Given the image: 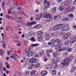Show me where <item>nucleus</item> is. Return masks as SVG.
Wrapping results in <instances>:
<instances>
[{
  "label": "nucleus",
  "instance_id": "f257e3e1",
  "mask_svg": "<svg viewBox=\"0 0 76 76\" xmlns=\"http://www.w3.org/2000/svg\"><path fill=\"white\" fill-rule=\"evenodd\" d=\"M73 58L72 56H70L69 58L65 59L64 61H63L61 64H64L63 67L66 69L67 67V66L69 64V62L71 61Z\"/></svg>",
  "mask_w": 76,
  "mask_h": 76
},
{
  "label": "nucleus",
  "instance_id": "f03ea898",
  "mask_svg": "<svg viewBox=\"0 0 76 76\" xmlns=\"http://www.w3.org/2000/svg\"><path fill=\"white\" fill-rule=\"evenodd\" d=\"M43 18H48V22H50L52 21L53 20V17H51V15L50 14H44L43 15Z\"/></svg>",
  "mask_w": 76,
  "mask_h": 76
},
{
  "label": "nucleus",
  "instance_id": "7ed1b4c3",
  "mask_svg": "<svg viewBox=\"0 0 76 76\" xmlns=\"http://www.w3.org/2000/svg\"><path fill=\"white\" fill-rule=\"evenodd\" d=\"M55 39H53L51 40V41H53L52 46L53 47H56L60 43V40L58 39H57L56 40Z\"/></svg>",
  "mask_w": 76,
  "mask_h": 76
},
{
  "label": "nucleus",
  "instance_id": "20e7f679",
  "mask_svg": "<svg viewBox=\"0 0 76 76\" xmlns=\"http://www.w3.org/2000/svg\"><path fill=\"white\" fill-rule=\"evenodd\" d=\"M63 26V25L62 24H60L57 25L56 26H55L54 27V31H57V30H58V29H60Z\"/></svg>",
  "mask_w": 76,
  "mask_h": 76
},
{
  "label": "nucleus",
  "instance_id": "39448f33",
  "mask_svg": "<svg viewBox=\"0 0 76 76\" xmlns=\"http://www.w3.org/2000/svg\"><path fill=\"white\" fill-rule=\"evenodd\" d=\"M71 36V34L70 33H68L64 35L62 38L63 40H65L67 39Z\"/></svg>",
  "mask_w": 76,
  "mask_h": 76
},
{
  "label": "nucleus",
  "instance_id": "423d86ee",
  "mask_svg": "<svg viewBox=\"0 0 76 76\" xmlns=\"http://www.w3.org/2000/svg\"><path fill=\"white\" fill-rule=\"evenodd\" d=\"M29 62L31 63H37V59L34 58H31Z\"/></svg>",
  "mask_w": 76,
  "mask_h": 76
},
{
  "label": "nucleus",
  "instance_id": "0eeeda50",
  "mask_svg": "<svg viewBox=\"0 0 76 76\" xmlns=\"http://www.w3.org/2000/svg\"><path fill=\"white\" fill-rule=\"evenodd\" d=\"M44 34V33L42 31H38L37 33V34L38 35V36L40 38L41 36H42V34Z\"/></svg>",
  "mask_w": 76,
  "mask_h": 76
},
{
  "label": "nucleus",
  "instance_id": "6e6552de",
  "mask_svg": "<svg viewBox=\"0 0 76 76\" xmlns=\"http://www.w3.org/2000/svg\"><path fill=\"white\" fill-rule=\"evenodd\" d=\"M17 56V55H16L12 54L11 56H10V58H14L15 60H16V57Z\"/></svg>",
  "mask_w": 76,
  "mask_h": 76
},
{
  "label": "nucleus",
  "instance_id": "1a4fd4ad",
  "mask_svg": "<svg viewBox=\"0 0 76 76\" xmlns=\"http://www.w3.org/2000/svg\"><path fill=\"white\" fill-rule=\"evenodd\" d=\"M42 15L41 13L39 14V15H37L36 18L37 20H40L41 18H42Z\"/></svg>",
  "mask_w": 76,
  "mask_h": 76
},
{
  "label": "nucleus",
  "instance_id": "9d476101",
  "mask_svg": "<svg viewBox=\"0 0 76 76\" xmlns=\"http://www.w3.org/2000/svg\"><path fill=\"white\" fill-rule=\"evenodd\" d=\"M47 74V72L45 70L42 71L41 73V75L42 76H45Z\"/></svg>",
  "mask_w": 76,
  "mask_h": 76
},
{
  "label": "nucleus",
  "instance_id": "9b49d317",
  "mask_svg": "<svg viewBox=\"0 0 76 76\" xmlns=\"http://www.w3.org/2000/svg\"><path fill=\"white\" fill-rule=\"evenodd\" d=\"M52 12V13H56L57 11V7H54L51 10Z\"/></svg>",
  "mask_w": 76,
  "mask_h": 76
},
{
  "label": "nucleus",
  "instance_id": "f8f14e48",
  "mask_svg": "<svg viewBox=\"0 0 76 76\" xmlns=\"http://www.w3.org/2000/svg\"><path fill=\"white\" fill-rule=\"evenodd\" d=\"M33 54H34V52L31 51L28 53L27 56V57H31V56H33Z\"/></svg>",
  "mask_w": 76,
  "mask_h": 76
},
{
  "label": "nucleus",
  "instance_id": "ddd939ff",
  "mask_svg": "<svg viewBox=\"0 0 76 76\" xmlns=\"http://www.w3.org/2000/svg\"><path fill=\"white\" fill-rule=\"evenodd\" d=\"M64 9V6H62V5H61L58 8V10L60 11H61V10H63Z\"/></svg>",
  "mask_w": 76,
  "mask_h": 76
},
{
  "label": "nucleus",
  "instance_id": "4468645a",
  "mask_svg": "<svg viewBox=\"0 0 76 76\" xmlns=\"http://www.w3.org/2000/svg\"><path fill=\"white\" fill-rule=\"evenodd\" d=\"M76 41V38H74V39H72L70 40V43L71 44H73L74 42H75Z\"/></svg>",
  "mask_w": 76,
  "mask_h": 76
},
{
  "label": "nucleus",
  "instance_id": "2eb2a0df",
  "mask_svg": "<svg viewBox=\"0 0 76 76\" xmlns=\"http://www.w3.org/2000/svg\"><path fill=\"white\" fill-rule=\"evenodd\" d=\"M60 67V65L56 64L54 66L53 68L54 69H58Z\"/></svg>",
  "mask_w": 76,
  "mask_h": 76
},
{
  "label": "nucleus",
  "instance_id": "dca6fc26",
  "mask_svg": "<svg viewBox=\"0 0 76 76\" xmlns=\"http://www.w3.org/2000/svg\"><path fill=\"white\" fill-rule=\"evenodd\" d=\"M52 63L53 64H56L58 63V62L57 61L56 59H53L52 60Z\"/></svg>",
  "mask_w": 76,
  "mask_h": 76
},
{
  "label": "nucleus",
  "instance_id": "f3484780",
  "mask_svg": "<svg viewBox=\"0 0 76 76\" xmlns=\"http://www.w3.org/2000/svg\"><path fill=\"white\" fill-rule=\"evenodd\" d=\"M64 5L65 6H69L70 5L69 2L68 1L65 2L64 3Z\"/></svg>",
  "mask_w": 76,
  "mask_h": 76
},
{
  "label": "nucleus",
  "instance_id": "a211bd4d",
  "mask_svg": "<svg viewBox=\"0 0 76 76\" xmlns=\"http://www.w3.org/2000/svg\"><path fill=\"white\" fill-rule=\"evenodd\" d=\"M69 20V18H64L62 20L64 22H66V21H68Z\"/></svg>",
  "mask_w": 76,
  "mask_h": 76
},
{
  "label": "nucleus",
  "instance_id": "6ab92c4d",
  "mask_svg": "<svg viewBox=\"0 0 76 76\" xmlns=\"http://www.w3.org/2000/svg\"><path fill=\"white\" fill-rule=\"evenodd\" d=\"M5 64L6 66V67L8 69H10V65L7 63V62H6Z\"/></svg>",
  "mask_w": 76,
  "mask_h": 76
},
{
  "label": "nucleus",
  "instance_id": "aec40b11",
  "mask_svg": "<svg viewBox=\"0 0 76 76\" xmlns=\"http://www.w3.org/2000/svg\"><path fill=\"white\" fill-rule=\"evenodd\" d=\"M50 38V37L49 35H48L46 36L45 39L46 41H48Z\"/></svg>",
  "mask_w": 76,
  "mask_h": 76
},
{
  "label": "nucleus",
  "instance_id": "412c9836",
  "mask_svg": "<svg viewBox=\"0 0 76 76\" xmlns=\"http://www.w3.org/2000/svg\"><path fill=\"white\" fill-rule=\"evenodd\" d=\"M76 69V68L75 67V66H73L71 68V72H73L75 71V69Z\"/></svg>",
  "mask_w": 76,
  "mask_h": 76
},
{
  "label": "nucleus",
  "instance_id": "4be33fe9",
  "mask_svg": "<svg viewBox=\"0 0 76 76\" xmlns=\"http://www.w3.org/2000/svg\"><path fill=\"white\" fill-rule=\"evenodd\" d=\"M65 27L67 28V29H66V31H69L70 29V27L69 24H67L65 26Z\"/></svg>",
  "mask_w": 76,
  "mask_h": 76
},
{
  "label": "nucleus",
  "instance_id": "5701e85b",
  "mask_svg": "<svg viewBox=\"0 0 76 76\" xmlns=\"http://www.w3.org/2000/svg\"><path fill=\"white\" fill-rule=\"evenodd\" d=\"M29 34V37H32V35H34V33L32 32H28Z\"/></svg>",
  "mask_w": 76,
  "mask_h": 76
},
{
  "label": "nucleus",
  "instance_id": "b1692460",
  "mask_svg": "<svg viewBox=\"0 0 76 76\" xmlns=\"http://www.w3.org/2000/svg\"><path fill=\"white\" fill-rule=\"evenodd\" d=\"M65 27V26H63L61 28V31H68L66 30Z\"/></svg>",
  "mask_w": 76,
  "mask_h": 76
},
{
  "label": "nucleus",
  "instance_id": "393cba45",
  "mask_svg": "<svg viewBox=\"0 0 76 76\" xmlns=\"http://www.w3.org/2000/svg\"><path fill=\"white\" fill-rule=\"evenodd\" d=\"M47 69H52L51 67V64H48L47 66Z\"/></svg>",
  "mask_w": 76,
  "mask_h": 76
},
{
  "label": "nucleus",
  "instance_id": "a878e982",
  "mask_svg": "<svg viewBox=\"0 0 76 76\" xmlns=\"http://www.w3.org/2000/svg\"><path fill=\"white\" fill-rule=\"evenodd\" d=\"M1 35L2 37V41H3L4 42V41H5V39H4V34L3 33H2L1 34Z\"/></svg>",
  "mask_w": 76,
  "mask_h": 76
},
{
  "label": "nucleus",
  "instance_id": "bb28decb",
  "mask_svg": "<svg viewBox=\"0 0 76 76\" xmlns=\"http://www.w3.org/2000/svg\"><path fill=\"white\" fill-rule=\"evenodd\" d=\"M31 41H32V42H34V41H36V39H35V37H31Z\"/></svg>",
  "mask_w": 76,
  "mask_h": 76
},
{
  "label": "nucleus",
  "instance_id": "cd10ccee",
  "mask_svg": "<svg viewBox=\"0 0 76 76\" xmlns=\"http://www.w3.org/2000/svg\"><path fill=\"white\" fill-rule=\"evenodd\" d=\"M40 66V64L39 63H37L36 64L35 67L36 68H38V67H39Z\"/></svg>",
  "mask_w": 76,
  "mask_h": 76
},
{
  "label": "nucleus",
  "instance_id": "c85d7f7f",
  "mask_svg": "<svg viewBox=\"0 0 76 76\" xmlns=\"http://www.w3.org/2000/svg\"><path fill=\"white\" fill-rule=\"evenodd\" d=\"M70 43V41L69 40H67L66 42L65 43V45H69Z\"/></svg>",
  "mask_w": 76,
  "mask_h": 76
},
{
  "label": "nucleus",
  "instance_id": "c756f323",
  "mask_svg": "<svg viewBox=\"0 0 76 76\" xmlns=\"http://www.w3.org/2000/svg\"><path fill=\"white\" fill-rule=\"evenodd\" d=\"M68 16L69 17L71 18V19H72V18H73V14H70L68 15Z\"/></svg>",
  "mask_w": 76,
  "mask_h": 76
},
{
  "label": "nucleus",
  "instance_id": "7c9ffc66",
  "mask_svg": "<svg viewBox=\"0 0 76 76\" xmlns=\"http://www.w3.org/2000/svg\"><path fill=\"white\" fill-rule=\"evenodd\" d=\"M35 65L34 64H32L30 66L28 67V68L29 69H31L32 68L34 67V66Z\"/></svg>",
  "mask_w": 76,
  "mask_h": 76
},
{
  "label": "nucleus",
  "instance_id": "2f4dec72",
  "mask_svg": "<svg viewBox=\"0 0 76 76\" xmlns=\"http://www.w3.org/2000/svg\"><path fill=\"white\" fill-rule=\"evenodd\" d=\"M56 60L57 61H58V63L59 61L61 60V59L59 57H56Z\"/></svg>",
  "mask_w": 76,
  "mask_h": 76
},
{
  "label": "nucleus",
  "instance_id": "473e14b6",
  "mask_svg": "<svg viewBox=\"0 0 76 76\" xmlns=\"http://www.w3.org/2000/svg\"><path fill=\"white\" fill-rule=\"evenodd\" d=\"M46 6L47 7L49 8L50 6V2H46Z\"/></svg>",
  "mask_w": 76,
  "mask_h": 76
},
{
  "label": "nucleus",
  "instance_id": "72a5a7b5",
  "mask_svg": "<svg viewBox=\"0 0 76 76\" xmlns=\"http://www.w3.org/2000/svg\"><path fill=\"white\" fill-rule=\"evenodd\" d=\"M53 56L54 57H56V56H57V53H53Z\"/></svg>",
  "mask_w": 76,
  "mask_h": 76
},
{
  "label": "nucleus",
  "instance_id": "f704fd0d",
  "mask_svg": "<svg viewBox=\"0 0 76 76\" xmlns=\"http://www.w3.org/2000/svg\"><path fill=\"white\" fill-rule=\"evenodd\" d=\"M39 44H33L32 45V47H37V46H38Z\"/></svg>",
  "mask_w": 76,
  "mask_h": 76
},
{
  "label": "nucleus",
  "instance_id": "c9c22d12",
  "mask_svg": "<svg viewBox=\"0 0 76 76\" xmlns=\"http://www.w3.org/2000/svg\"><path fill=\"white\" fill-rule=\"evenodd\" d=\"M46 53H48V54H50L51 53H52V51H51V50H49L47 51Z\"/></svg>",
  "mask_w": 76,
  "mask_h": 76
},
{
  "label": "nucleus",
  "instance_id": "e433bc0d",
  "mask_svg": "<svg viewBox=\"0 0 76 76\" xmlns=\"http://www.w3.org/2000/svg\"><path fill=\"white\" fill-rule=\"evenodd\" d=\"M4 5H5V2H4V1H3L1 4L2 7H3V9L4 8Z\"/></svg>",
  "mask_w": 76,
  "mask_h": 76
},
{
  "label": "nucleus",
  "instance_id": "4c0bfd02",
  "mask_svg": "<svg viewBox=\"0 0 76 76\" xmlns=\"http://www.w3.org/2000/svg\"><path fill=\"white\" fill-rule=\"evenodd\" d=\"M74 9H75V7H72L71 10H70V11L72 12V11H73Z\"/></svg>",
  "mask_w": 76,
  "mask_h": 76
},
{
  "label": "nucleus",
  "instance_id": "58836bf2",
  "mask_svg": "<svg viewBox=\"0 0 76 76\" xmlns=\"http://www.w3.org/2000/svg\"><path fill=\"white\" fill-rule=\"evenodd\" d=\"M35 71H32L31 72L30 75H34V74H35Z\"/></svg>",
  "mask_w": 76,
  "mask_h": 76
},
{
  "label": "nucleus",
  "instance_id": "ea45409f",
  "mask_svg": "<svg viewBox=\"0 0 76 76\" xmlns=\"http://www.w3.org/2000/svg\"><path fill=\"white\" fill-rule=\"evenodd\" d=\"M25 76H28L29 75V71H26L25 72Z\"/></svg>",
  "mask_w": 76,
  "mask_h": 76
},
{
  "label": "nucleus",
  "instance_id": "a19ab883",
  "mask_svg": "<svg viewBox=\"0 0 76 76\" xmlns=\"http://www.w3.org/2000/svg\"><path fill=\"white\" fill-rule=\"evenodd\" d=\"M52 73L53 75H56V70H53L52 71Z\"/></svg>",
  "mask_w": 76,
  "mask_h": 76
},
{
  "label": "nucleus",
  "instance_id": "79ce46f5",
  "mask_svg": "<svg viewBox=\"0 0 76 76\" xmlns=\"http://www.w3.org/2000/svg\"><path fill=\"white\" fill-rule=\"evenodd\" d=\"M68 54L67 53L65 52L63 53V56H64L65 57H67V56Z\"/></svg>",
  "mask_w": 76,
  "mask_h": 76
},
{
  "label": "nucleus",
  "instance_id": "37998d69",
  "mask_svg": "<svg viewBox=\"0 0 76 76\" xmlns=\"http://www.w3.org/2000/svg\"><path fill=\"white\" fill-rule=\"evenodd\" d=\"M7 17L8 19H13V18L12 17L10 16L9 15H7Z\"/></svg>",
  "mask_w": 76,
  "mask_h": 76
},
{
  "label": "nucleus",
  "instance_id": "c03bdc74",
  "mask_svg": "<svg viewBox=\"0 0 76 76\" xmlns=\"http://www.w3.org/2000/svg\"><path fill=\"white\" fill-rule=\"evenodd\" d=\"M67 51L68 52H70L72 51V49L70 48H68L67 50Z\"/></svg>",
  "mask_w": 76,
  "mask_h": 76
},
{
  "label": "nucleus",
  "instance_id": "a18cd8bd",
  "mask_svg": "<svg viewBox=\"0 0 76 76\" xmlns=\"http://www.w3.org/2000/svg\"><path fill=\"white\" fill-rule=\"evenodd\" d=\"M31 23L32 24V25H35V24H36V23H37V22L33 21L31 22Z\"/></svg>",
  "mask_w": 76,
  "mask_h": 76
},
{
  "label": "nucleus",
  "instance_id": "49530a36",
  "mask_svg": "<svg viewBox=\"0 0 76 76\" xmlns=\"http://www.w3.org/2000/svg\"><path fill=\"white\" fill-rule=\"evenodd\" d=\"M44 54V52H42L40 53L39 56H42V54Z\"/></svg>",
  "mask_w": 76,
  "mask_h": 76
},
{
  "label": "nucleus",
  "instance_id": "de8ad7c7",
  "mask_svg": "<svg viewBox=\"0 0 76 76\" xmlns=\"http://www.w3.org/2000/svg\"><path fill=\"white\" fill-rule=\"evenodd\" d=\"M50 35H51V36H52V37H55V33H51L50 34Z\"/></svg>",
  "mask_w": 76,
  "mask_h": 76
},
{
  "label": "nucleus",
  "instance_id": "09e8293b",
  "mask_svg": "<svg viewBox=\"0 0 76 76\" xmlns=\"http://www.w3.org/2000/svg\"><path fill=\"white\" fill-rule=\"evenodd\" d=\"M48 60V59H47V58H43V60H44V62H45V61H47Z\"/></svg>",
  "mask_w": 76,
  "mask_h": 76
},
{
  "label": "nucleus",
  "instance_id": "8fccbe9b",
  "mask_svg": "<svg viewBox=\"0 0 76 76\" xmlns=\"http://www.w3.org/2000/svg\"><path fill=\"white\" fill-rule=\"evenodd\" d=\"M47 8H48V7H47V6H45L43 8V10H46V9H47Z\"/></svg>",
  "mask_w": 76,
  "mask_h": 76
},
{
  "label": "nucleus",
  "instance_id": "3c124183",
  "mask_svg": "<svg viewBox=\"0 0 76 76\" xmlns=\"http://www.w3.org/2000/svg\"><path fill=\"white\" fill-rule=\"evenodd\" d=\"M72 7H68V8H66V10H70V9Z\"/></svg>",
  "mask_w": 76,
  "mask_h": 76
},
{
  "label": "nucleus",
  "instance_id": "603ef678",
  "mask_svg": "<svg viewBox=\"0 0 76 76\" xmlns=\"http://www.w3.org/2000/svg\"><path fill=\"white\" fill-rule=\"evenodd\" d=\"M18 4L16 3H15L13 4V5L14 6H18Z\"/></svg>",
  "mask_w": 76,
  "mask_h": 76
},
{
  "label": "nucleus",
  "instance_id": "864d4df0",
  "mask_svg": "<svg viewBox=\"0 0 76 76\" xmlns=\"http://www.w3.org/2000/svg\"><path fill=\"white\" fill-rule=\"evenodd\" d=\"M40 28V25H37V29H39Z\"/></svg>",
  "mask_w": 76,
  "mask_h": 76
},
{
  "label": "nucleus",
  "instance_id": "5fc2aeb1",
  "mask_svg": "<svg viewBox=\"0 0 76 76\" xmlns=\"http://www.w3.org/2000/svg\"><path fill=\"white\" fill-rule=\"evenodd\" d=\"M6 31H8V30H10V27H6Z\"/></svg>",
  "mask_w": 76,
  "mask_h": 76
},
{
  "label": "nucleus",
  "instance_id": "6e6d98bb",
  "mask_svg": "<svg viewBox=\"0 0 76 76\" xmlns=\"http://www.w3.org/2000/svg\"><path fill=\"white\" fill-rule=\"evenodd\" d=\"M27 25L28 26H30V25H32V22L31 23H28V24H27Z\"/></svg>",
  "mask_w": 76,
  "mask_h": 76
},
{
  "label": "nucleus",
  "instance_id": "4d7b16f0",
  "mask_svg": "<svg viewBox=\"0 0 76 76\" xmlns=\"http://www.w3.org/2000/svg\"><path fill=\"white\" fill-rule=\"evenodd\" d=\"M10 10H10V9L8 10V13L9 15H10V14L11 13V11Z\"/></svg>",
  "mask_w": 76,
  "mask_h": 76
},
{
  "label": "nucleus",
  "instance_id": "13d9d810",
  "mask_svg": "<svg viewBox=\"0 0 76 76\" xmlns=\"http://www.w3.org/2000/svg\"><path fill=\"white\" fill-rule=\"evenodd\" d=\"M10 52H11V51H7V54L8 56H9L10 54Z\"/></svg>",
  "mask_w": 76,
  "mask_h": 76
},
{
  "label": "nucleus",
  "instance_id": "bf43d9fd",
  "mask_svg": "<svg viewBox=\"0 0 76 76\" xmlns=\"http://www.w3.org/2000/svg\"><path fill=\"white\" fill-rule=\"evenodd\" d=\"M3 51V50L2 49H0V56L1 55V53H2V52Z\"/></svg>",
  "mask_w": 76,
  "mask_h": 76
},
{
  "label": "nucleus",
  "instance_id": "052dcab7",
  "mask_svg": "<svg viewBox=\"0 0 76 76\" xmlns=\"http://www.w3.org/2000/svg\"><path fill=\"white\" fill-rule=\"evenodd\" d=\"M10 10H14V8L13 7H10Z\"/></svg>",
  "mask_w": 76,
  "mask_h": 76
},
{
  "label": "nucleus",
  "instance_id": "680f3d73",
  "mask_svg": "<svg viewBox=\"0 0 76 76\" xmlns=\"http://www.w3.org/2000/svg\"><path fill=\"white\" fill-rule=\"evenodd\" d=\"M67 1L69 2V4H70V3H71L72 2V0H69Z\"/></svg>",
  "mask_w": 76,
  "mask_h": 76
},
{
  "label": "nucleus",
  "instance_id": "e2e57ef3",
  "mask_svg": "<svg viewBox=\"0 0 76 76\" xmlns=\"http://www.w3.org/2000/svg\"><path fill=\"white\" fill-rule=\"evenodd\" d=\"M34 17H31V21H32L33 20H34Z\"/></svg>",
  "mask_w": 76,
  "mask_h": 76
},
{
  "label": "nucleus",
  "instance_id": "0e129e2a",
  "mask_svg": "<svg viewBox=\"0 0 76 76\" xmlns=\"http://www.w3.org/2000/svg\"><path fill=\"white\" fill-rule=\"evenodd\" d=\"M60 18H61V16H60V15H58L57 16V18H58V19H60Z\"/></svg>",
  "mask_w": 76,
  "mask_h": 76
},
{
  "label": "nucleus",
  "instance_id": "69168bd1",
  "mask_svg": "<svg viewBox=\"0 0 76 76\" xmlns=\"http://www.w3.org/2000/svg\"><path fill=\"white\" fill-rule=\"evenodd\" d=\"M6 73L7 74H9V70H7L6 71Z\"/></svg>",
  "mask_w": 76,
  "mask_h": 76
},
{
  "label": "nucleus",
  "instance_id": "338daca9",
  "mask_svg": "<svg viewBox=\"0 0 76 76\" xmlns=\"http://www.w3.org/2000/svg\"><path fill=\"white\" fill-rule=\"evenodd\" d=\"M3 47V48H5L6 47V46L5 45V44H4V43H3L2 45Z\"/></svg>",
  "mask_w": 76,
  "mask_h": 76
},
{
  "label": "nucleus",
  "instance_id": "774afa93",
  "mask_svg": "<svg viewBox=\"0 0 76 76\" xmlns=\"http://www.w3.org/2000/svg\"><path fill=\"white\" fill-rule=\"evenodd\" d=\"M73 4L74 5H76V0L74 2Z\"/></svg>",
  "mask_w": 76,
  "mask_h": 76
}]
</instances>
